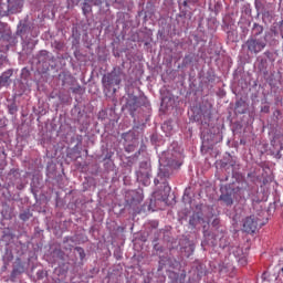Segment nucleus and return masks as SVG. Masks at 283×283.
I'll list each match as a JSON object with an SVG mask.
<instances>
[{
  "mask_svg": "<svg viewBox=\"0 0 283 283\" xmlns=\"http://www.w3.org/2000/svg\"><path fill=\"white\" fill-rule=\"evenodd\" d=\"M137 180L144 187H149L151 185V163L142 161L139 164V169L136 171Z\"/></svg>",
  "mask_w": 283,
  "mask_h": 283,
  "instance_id": "f257e3e1",
  "label": "nucleus"
},
{
  "mask_svg": "<svg viewBox=\"0 0 283 283\" xmlns=\"http://www.w3.org/2000/svg\"><path fill=\"white\" fill-rule=\"evenodd\" d=\"M104 87H112V85H120V77L116 73H111L103 77Z\"/></svg>",
  "mask_w": 283,
  "mask_h": 283,
  "instance_id": "20e7f679",
  "label": "nucleus"
},
{
  "mask_svg": "<svg viewBox=\"0 0 283 283\" xmlns=\"http://www.w3.org/2000/svg\"><path fill=\"white\" fill-rule=\"evenodd\" d=\"M17 111H18V108L15 105H11L9 108L10 114H14V112H17Z\"/></svg>",
  "mask_w": 283,
  "mask_h": 283,
  "instance_id": "f3484780",
  "label": "nucleus"
},
{
  "mask_svg": "<svg viewBox=\"0 0 283 283\" xmlns=\"http://www.w3.org/2000/svg\"><path fill=\"white\" fill-rule=\"evenodd\" d=\"M200 223V214L198 213H193L190 219H189V224L190 227H198V224Z\"/></svg>",
  "mask_w": 283,
  "mask_h": 283,
  "instance_id": "9b49d317",
  "label": "nucleus"
},
{
  "mask_svg": "<svg viewBox=\"0 0 283 283\" xmlns=\"http://www.w3.org/2000/svg\"><path fill=\"white\" fill-rule=\"evenodd\" d=\"M164 191H166V193H169V191H171V187H169V184L164 182Z\"/></svg>",
  "mask_w": 283,
  "mask_h": 283,
  "instance_id": "dca6fc26",
  "label": "nucleus"
},
{
  "mask_svg": "<svg viewBox=\"0 0 283 283\" xmlns=\"http://www.w3.org/2000/svg\"><path fill=\"white\" fill-rule=\"evenodd\" d=\"M0 59H1V61H6V56L4 55H1Z\"/></svg>",
  "mask_w": 283,
  "mask_h": 283,
  "instance_id": "a211bd4d",
  "label": "nucleus"
},
{
  "mask_svg": "<svg viewBox=\"0 0 283 283\" xmlns=\"http://www.w3.org/2000/svg\"><path fill=\"white\" fill-rule=\"evenodd\" d=\"M220 200H222L227 207H231V205H233V196L231 193L221 195Z\"/></svg>",
  "mask_w": 283,
  "mask_h": 283,
  "instance_id": "1a4fd4ad",
  "label": "nucleus"
},
{
  "mask_svg": "<svg viewBox=\"0 0 283 283\" xmlns=\"http://www.w3.org/2000/svg\"><path fill=\"white\" fill-rule=\"evenodd\" d=\"M12 74V70H7L0 75V87H8V85H10V78Z\"/></svg>",
  "mask_w": 283,
  "mask_h": 283,
  "instance_id": "423d86ee",
  "label": "nucleus"
},
{
  "mask_svg": "<svg viewBox=\"0 0 283 283\" xmlns=\"http://www.w3.org/2000/svg\"><path fill=\"white\" fill-rule=\"evenodd\" d=\"M22 8L23 2H21V0H8V12H10V14H17L21 12Z\"/></svg>",
  "mask_w": 283,
  "mask_h": 283,
  "instance_id": "39448f33",
  "label": "nucleus"
},
{
  "mask_svg": "<svg viewBox=\"0 0 283 283\" xmlns=\"http://www.w3.org/2000/svg\"><path fill=\"white\" fill-rule=\"evenodd\" d=\"M126 107L128 108L130 116H134V112H136V109H138V98L134 97L133 99H129L126 103Z\"/></svg>",
  "mask_w": 283,
  "mask_h": 283,
  "instance_id": "6e6552de",
  "label": "nucleus"
},
{
  "mask_svg": "<svg viewBox=\"0 0 283 283\" xmlns=\"http://www.w3.org/2000/svg\"><path fill=\"white\" fill-rule=\"evenodd\" d=\"M245 48L250 54H260L266 48V36L264 38H249L245 41Z\"/></svg>",
  "mask_w": 283,
  "mask_h": 283,
  "instance_id": "f03ea898",
  "label": "nucleus"
},
{
  "mask_svg": "<svg viewBox=\"0 0 283 283\" xmlns=\"http://www.w3.org/2000/svg\"><path fill=\"white\" fill-rule=\"evenodd\" d=\"M158 182H160L159 179H155V185H158Z\"/></svg>",
  "mask_w": 283,
  "mask_h": 283,
  "instance_id": "6ab92c4d",
  "label": "nucleus"
},
{
  "mask_svg": "<svg viewBox=\"0 0 283 283\" xmlns=\"http://www.w3.org/2000/svg\"><path fill=\"white\" fill-rule=\"evenodd\" d=\"M140 202H143V195L134 192L130 200V206L136 207V205H140Z\"/></svg>",
  "mask_w": 283,
  "mask_h": 283,
  "instance_id": "9d476101",
  "label": "nucleus"
},
{
  "mask_svg": "<svg viewBox=\"0 0 283 283\" xmlns=\"http://www.w3.org/2000/svg\"><path fill=\"white\" fill-rule=\"evenodd\" d=\"M25 271V269L23 268V265H15L11 272V277H17L18 275H21V273H23Z\"/></svg>",
  "mask_w": 283,
  "mask_h": 283,
  "instance_id": "ddd939ff",
  "label": "nucleus"
},
{
  "mask_svg": "<svg viewBox=\"0 0 283 283\" xmlns=\"http://www.w3.org/2000/svg\"><path fill=\"white\" fill-rule=\"evenodd\" d=\"M83 10L85 11V7L83 8Z\"/></svg>",
  "mask_w": 283,
  "mask_h": 283,
  "instance_id": "412c9836",
  "label": "nucleus"
},
{
  "mask_svg": "<svg viewBox=\"0 0 283 283\" xmlns=\"http://www.w3.org/2000/svg\"><path fill=\"white\" fill-rule=\"evenodd\" d=\"M19 218L20 220H23V222H27V220H30V212H22Z\"/></svg>",
  "mask_w": 283,
  "mask_h": 283,
  "instance_id": "4468645a",
  "label": "nucleus"
},
{
  "mask_svg": "<svg viewBox=\"0 0 283 283\" xmlns=\"http://www.w3.org/2000/svg\"><path fill=\"white\" fill-rule=\"evenodd\" d=\"M264 33V27L262 24L254 23L252 27V34L250 38L259 39L260 34Z\"/></svg>",
  "mask_w": 283,
  "mask_h": 283,
  "instance_id": "0eeeda50",
  "label": "nucleus"
},
{
  "mask_svg": "<svg viewBox=\"0 0 283 283\" xmlns=\"http://www.w3.org/2000/svg\"><path fill=\"white\" fill-rule=\"evenodd\" d=\"M75 251H77V253H78L81 260H83V259L85 258V250H83V248L76 247V248H75Z\"/></svg>",
  "mask_w": 283,
  "mask_h": 283,
  "instance_id": "2eb2a0df",
  "label": "nucleus"
},
{
  "mask_svg": "<svg viewBox=\"0 0 283 283\" xmlns=\"http://www.w3.org/2000/svg\"><path fill=\"white\" fill-rule=\"evenodd\" d=\"M184 6H187V1H184Z\"/></svg>",
  "mask_w": 283,
  "mask_h": 283,
  "instance_id": "aec40b11",
  "label": "nucleus"
},
{
  "mask_svg": "<svg viewBox=\"0 0 283 283\" xmlns=\"http://www.w3.org/2000/svg\"><path fill=\"white\" fill-rule=\"evenodd\" d=\"M255 229H258V221H255V216L247 217L243 220V231L245 233H255Z\"/></svg>",
  "mask_w": 283,
  "mask_h": 283,
  "instance_id": "7ed1b4c3",
  "label": "nucleus"
},
{
  "mask_svg": "<svg viewBox=\"0 0 283 283\" xmlns=\"http://www.w3.org/2000/svg\"><path fill=\"white\" fill-rule=\"evenodd\" d=\"M233 193H237L239 197H234L235 200H242V198H244V193H247V189L245 188H235L232 190Z\"/></svg>",
  "mask_w": 283,
  "mask_h": 283,
  "instance_id": "f8f14e48",
  "label": "nucleus"
}]
</instances>
